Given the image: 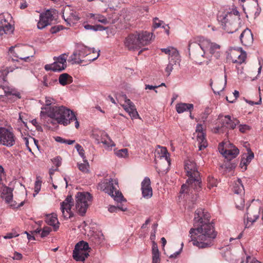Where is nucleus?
<instances>
[{"mask_svg": "<svg viewBox=\"0 0 263 263\" xmlns=\"http://www.w3.org/2000/svg\"><path fill=\"white\" fill-rule=\"evenodd\" d=\"M210 220V214L202 209H197L195 212L194 228L190 229L189 233L193 245L199 248L210 247L217 236Z\"/></svg>", "mask_w": 263, "mask_h": 263, "instance_id": "f257e3e1", "label": "nucleus"}, {"mask_svg": "<svg viewBox=\"0 0 263 263\" xmlns=\"http://www.w3.org/2000/svg\"><path fill=\"white\" fill-rule=\"evenodd\" d=\"M220 45L212 43L202 36H197L191 40L188 45L190 54H192L196 59L202 57L208 59V61L206 62L207 64L212 55L216 59L220 57Z\"/></svg>", "mask_w": 263, "mask_h": 263, "instance_id": "f03ea898", "label": "nucleus"}, {"mask_svg": "<svg viewBox=\"0 0 263 263\" xmlns=\"http://www.w3.org/2000/svg\"><path fill=\"white\" fill-rule=\"evenodd\" d=\"M40 118L45 125L57 123L67 126L75 118L74 113L70 109L63 106L42 107Z\"/></svg>", "mask_w": 263, "mask_h": 263, "instance_id": "7ed1b4c3", "label": "nucleus"}, {"mask_svg": "<svg viewBox=\"0 0 263 263\" xmlns=\"http://www.w3.org/2000/svg\"><path fill=\"white\" fill-rule=\"evenodd\" d=\"M184 168L189 179L186 181L187 185L185 184L182 185L180 191L181 194L187 193L188 190H198L200 187L199 173L195 163L191 160H186Z\"/></svg>", "mask_w": 263, "mask_h": 263, "instance_id": "20e7f679", "label": "nucleus"}, {"mask_svg": "<svg viewBox=\"0 0 263 263\" xmlns=\"http://www.w3.org/2000/svg\"><path fill=\"white\" fill-rule=\"evenodd\" d=\"M118 180L115 179H104L99 184L98 187L107 193L112 197L114 200L117 202L125 201L126 200L122 193L117 190L116 186H118Z\"/></svg>", "mask_w": 263, "mask_h": 263, "instance_id": "39448f33", "label": "nucleus"}, {"mask_svg": "<svg viewBox=\"0 0 263 263\" xmlns=\"http://www.w3.org/2000/svg\"><path fill=\"white\" fill-rule=\"evenodd\" d=\"M9 54L16 59H12L14 61H18V59L25 62H30L34 57L35 51L31 46H11L9 49Z\"/></svg>", "mask_w": 263, "mask_h": 263, "instance_id": "423d86ee", "label": "nucleus"}, {"mask_svg": "<svg viewBox=\"0 0 263 263\" xmlns=\"http://www.w3.org/2000/svg\"><path fill=\"white\" fill-rule=\"evenodd\" d=\"M92 196L88 192H78L76 195V208L78 213L81 216L85 214L91 204Z\"/></svg>", "mask_w": 263, "mask_h": 263, "instance_id": "0eeeda50", "label": "nucleus"}, {"mask_svg": "<svg viewBox=\"0 0 263 263\" xmlns=\"http://www.w3.org/2000/svg\"><path fill=\"white\" fill-rule=\"evenodd\" d=\"M217 20L222 28L228 33H233L238 30L237 23L232 21V14H220Z\"/></svg>", "mask_w": 263, "mask_h": 263, "instance_id": "6e6552de", "label": "nucleus"}, {"mask_svg": "<svg viewBox=\"0 0 263 263\" xmlns=\"http://www.w3.org/2000/svg\"><path fill=\"white\" fill-rule=\"evenodd\" d=\"M88 243L84 241H81L75 246L73 251V257L78 261H84L89 256V249Z\"/></svg>", "mask_w": 263, "mask_h": 263, "instance_id": "1a4fd4ad", "label": "nucleus"}, {"mask_svg": "<svg viewBox=\"0 0 263 263\" xmlns=\"http://www.w3.org/2000/svg\"><path fill=\"white\" fill-rule=\"evenodd\" d=\"M58 17V12L54 9L46 10L40 15V20L37 23V27L39 29H43L46 26L50 25L51 22Z\"/></svg>", "mask_w": 263, "mask_h": 263, "instance_id": "9d476101", "label": "nucleus"}, {"mask_svg": "<svg viewBox=\"0 0 263 263\" xmlns=\"http://www.w3.org/2000/svg\"><path fill=\"white\" fill-rule=\"evenodd\" d=\"M4 175V169L2 166L0 165V186L2 185L1 197L10 206L15 208L16 203L13 200L12 190L2 183V179Z\"/></svg>", "mask_w": 263, "mask_h": 263, "instance_id": "9b49d317", "label": "nucleus"}, {"mask_svg": "<svg viewBox=\"0 0 263 263\" xmlns=\"http://www.w3.org/2000/svg\"><path fill=\"white\" fill-rule=\"evenodd\" d=\"M218 119L220 120L221 125L220 127L216 128V133H223L226 129H234L239 123L238 120L235 118L232 119L229 115H219Z\"/></svg>", "mask_w": 263, "mask_h": 263, "instance_id": "f8f14e48", "label": "nucleus"}, {"mask_svg": "<svg viewBox=\"0 0 263 263\" xmlns=\"http://www.w3.org/2000/svg\"><path fill=\"white\" fill-rule=\"evenodd\" d=\"M68 54L63 53L58 57H54V62L51 64H47L45 66L46 70L53 71H61L66 67V60Z\"/></svg>", "mask_w": 263, "mask_h": 263, "instance_id": "ddd939ff", "label": "nucleus"}, {"mask_svg": "<svg viewBox=\"0 0 263 263\" xmlns=\"http://www.w3.org/2000/svg\"><path fill=\"white\" fill-rule=\"evenodd\" d=\"M0 96H6L10 102H13L21 98L17 90L7 85H0Z\"/></svg>", "mask_w": 263, "mask_h": 263, "instance_id": "4468645a", "label": "nucleus"}, {"mask_svg": "<svg viewBox=\"0 0 263 263\" xmlns=\"http://www.w3.org/2000/svg\"><path fill=\"white\" fill-rule=\"evenodd\" d=\"M256 202L258 203V204L256 207L254 208L253 206H252L250 208L247 209V212L245 216L247 219L246 224V227H249L256 221L259 217L260 211L263 212V209L260 206L261 202L259 200H256Z\"/></svg>", "mask_w": 263, "mask_h": 263, "instance_id": "2eb2a0df", "label": "nucleus"}, {"mask_svg": "<svg viewBox=\"0 0 263 263\" xmlns=\"http://www.w3.org/2000/svg\"><path fill=\"white\" fill-rule=\"evenodd\" d=\"M15 137L12 132L6 128L0 127V144L11 147L14 145Z\"/></svg>", "mask_w": 263, "mask_h": 263, "instance_id": "dca6fc26", "label": "nucleus"}, {"mask_svg": "<svg viewBox=\"0 0 263 263\" xmlns=\"http://www.w3.org/2000/svg\"><path fill=\"white\" fill-rule=\"evenodd\" d=\"M11 18V17L9 14H0V36L13 33L14 28L9 22Z\"/></svg>", "mask_w": 263, "mask_h": 263, "instance_id": "f3484780", "label": "nucleus"}, {"mask_svg": "<svg viewBox=\"0 0 263 263\" xmlns=\"http://www.w3.org/2000/svg\"><path fill=\"white\" fill-rule=\"evenodd\" d=\"M72 205V198L71 196H68L64 201L61 203L60 209L64 218L67 219L73 216L71 212Z\"/></svg>", "mask_w": 263, "mask_h": 263, "instance_id": "a211bd4d", "label": "nucleus"}, {"mask_svg": "<svg viewBox=\"0 0 263 263\" xmlns=\"http://www.w3.org/2000/svg\"><path fill=\"white\" fill-rule=\"evenodd\" d=\"M93 136L97 144L102 143L105 147L107 148L115 146L114 142L105 132H99L98 134H94Z\"/></svg>", "mask_w": 263, "mask_h": 263, "instance_id": "6ab92c4d", "label": "nucleus"}, {"mask_svg": "<svg viewBox=\"0 0 263 263\" xmlns=\"http://www.w3.org/2000/svg\"><path fill=\"white\" fill-rule=\"evenodd\" d=\"M123 98L124 103L121 105L122 106L132 119H137L139 117V115L135 105L129 99L127 98L126 95L123 96Z\"/></svg>", "mask_w": 263, "mask_h": 263, "instance_id": "aec40b11", "label": "nucleus"}, {"mask_svg": "<svg viewBox=\"0 0 263 263\" xmlns=\"http://www.w3.org/2000/svg\"><path fill=\"white\" fill-rule=\"evenodd\" d=\"M230 147L228 149H224L222 145L219 146V152L226 158L231 160L235 158L239 154V149L232 144H229Z\"/></svg>", "mask_w": 263, "mask_h": 263, "instance_id": "412c9836", "label": "nucleus"}, {"mask_svg": "<svg viewBox=\"0 0 263 263\" xmlns=\"http://www.w3.org/2000/svg\"><path fill=\"white\" fill-rule=\"evenodd\" d=\"M137 33L129 35L125 40V46L129 50H135L140 48Z\"/></svg>", "mask_w": 263, "mask_h": 263, "instance_id": "4be33fe9", "label": "nucleus"}, {"mask_svg": "<svg viewBox=\"0 0 263 263\" xmlns=\"http://www.w3.org/2000/svg\"><path fill=\"white\" fill-rule=\"evenodd\" d=\"M142 196L146 199L150 198L153 195L152 188L151 186L150 179L146 177L141 183Z\"/></svg>", "mask_w": 263, "mask_h": 263, "instance_id": "5701e85b", "label": "nucleus"}, {"mask_svg": "<svg viewBox=\"0 0 263 263\" xmlns=\"http://www.w3.org/2000/svg\"><path fill=\"white\" fill-rule=\"evenodd\" d=\"M241 44L245 46H250L253 42V34L251 30L245 29L239 36Z\"/></svg>", "mask_w": 263, "mask_h": 263, "instance_id": "b1692460", "label": "nucleus"}, {"mask_svg": "<svg viewBox=\"0 0 263 263\" xmlns=\"http://www.w3.org/2000/svg\"><path fill=\"white\" fill-rule=\"evenodd\" d=\"M140 47L147 45L151 43L153 34L147 31L136 32Z\"/></svg>", "mask_w": 263, "mask_h": 263, "instance_id": "393cba45", "label": "nucleus"}, {"mask_svg": "<svg viewBox=\"0 0 263 263\" xmlns=\"http://www.w3.org/2000/svg\"><path fill=\"white\" fill-rule=\"evenodd\" d=\"M45 221L48 225L52 226L55 231L59 229V222L56 214L52 213L46 215Z\"/></svg>", "mask_w": 263, "mask_h": 263, "instance_id": "a878e982", "label": "nucleus"}, {"mask_svg": "<svg viewBox=\"0 0 263 263\" xmlns=\"http://www.w3.org/2000/svg\"><path fill=\"white\" fill-rule=\"evenodd\" d=\"M180 61V56L176 57V58H168V63L165 68V72L167 73V76H169L173 69V66L179 63Z\"/></svg>", "mask_w": 263, "mask_h": 263, "instance_id": "bb28decb", "label": "nucleus"}, {"mask_svg": "<svg viewBox=\"0 0 263 263\" xmlns=\"http://www.w3.org/2000/svg\"><path fill=\"white\" fill-rule=\"evenodd\" d=\"M77 49L82 59L88 55L91 52L93 53L96 52L94 48H89L84 45H78Z\"/></svg>", "mask_w": 263, "mask_h": 263, "instance_id": "cd10ccee", "label": "nucleus"}, {"mask_svg": "<svg viewBox=\"0 0 263 263\" xmlns=\"http://www.w3.org/2000/svg\"><path fill=\"white\" fill-rule=\"evenodd\" d=\"M152 263H160V254L157 245L154 242L152 250Z\"/></svg>", "mask_w": 263, "mask_h": 263, "instance_id": "c85d7f7f", "label": "nucleus"}, {"mask_svg": "<svg viewBox=\"0 0 263 263\" xmlns=\"http://www.w3.org/2000/svg\"><path fill=\"white\" fill-rule=\"evenodd\" d=\"M193 107V105L190 103H181L176 105V109L178 114H181L188 110L191 111Z\"/></svg>", "mask_w": 263, "mask_h": 263, "instance_id": "c756f323", "label": "nucleus"}, {"mask_svg": "<svg viewBox=\"0 0 263 263\" xmlns=\"http://www.w3.org/2000/svg\"><path fill=\"white\" fill-rule=\"evenodd\" d=\"M161 50L162 52L168 54V58H176V57L180 56L177 49L172 46H169L166 48H161Z\"/></svg>", "mask_w": 263, "mask_h": 263, "instance_id": "7c9ffc66", "label": "nucleus"}, {"mask_svg": "<svg viewBox=\"0 0 263 263\" xmlns=\"http://www.w3.org/2000/svg\"><path fill=\"white\" fill-rule=\"evenodd\" d=\"M157 153L159 155L160 158H164L167 162L168 166H170L171 164L170 154L166 148L164 147H159V149L157 150Z\"/></svg>", "mask_w": 263, "mask_h": 263, "instance_id": "2f4dec72", "label": "nucleus"}, {"mask_svg": "<svg viewBox=\"0 0 263 263\" xmlns=\"http://www.w3.org/2000/svg\"><path fill=\"white\" fill-rule=\"evenodd\" d=\"M196 137L198 142L199 149L201 150L202 148H205L207 146V142L204 133L203 132L198 133Z\"/></svg>", "mask_w": 263, "mask_h": 263, "instance_id": "473e14b6", "label": "nucleus"}, {"mask_svg": "<svg viewBox=\"0 0 263 263\" xmlns=\"http://www.w3.org/2000/svg\"><path fill=\"white\" fill-rule=\"evenodd\" d=\"M246 58V53L241 50L239 54L237 53H233L232 54L233 62L234 63L241 64L245 61Z\"/></svg>", "mask_w": 263, "mask_h": 263, "instance_id": "72a5a7b5", "label": "nucleus"}, {"mask_svg": "<svg viewBox=\"0 0 263 263\" xmlns=\"http://www.w3.org/2000/svg\"><path fill=\"white\" fill-rule=\"evenodd\" d=\"M68 61L70 62L71 64H81L84 61V60L82 59L81 57L79 54L78 50L76 49V51L73 52L72 54H71L69 57Z\"/></svg>", "mask_w": 263, "mask_h": 263, "instance_id": "f704fd0d", "label": "nucleus"}, {"mask_svg": "<svg viewBox=\"0 0 263 263\" xmlns=\"http://www.w3.org/2000/svg\"><path fill=\"white\" fill-rule=\"evenodd\" d=\"M65 12V10H64L62 17L68 24L70 25L71 23H73V21H77L79 20V17L76 15V12H71L69 15L66 17Z\"/></svg>", "mask_w": 263, "mask_h": 263, "instance_id": "c9c22d12", "label": "nucleus"}, {"mask_svg": "<svg viewBox=\"0 0 263 263\" xmlns=\"http://www.w3.org/2000/svg\"><path fill=\"white\" fill-rule=\"evenodd\" d=\"M72 81V77L66 73L60 74L59 78V83L63 86L70 84Z\"/></svg>", "mask_w": 263, "mask_h": 263, "instance_id": "e433bc0d", "label": "nucleus"}, {"mask_svg": "<svg viewBox=\"0 0 263 263\" xmlns=\"http://www.w3.org/2000/svg\"><path fill=\"white\" fill-rule=\"evenodd\" d=\"M233 191L235 194H238L244 192V187L242 181L240 179H238L234 183Z\"/></svg>", "mask_w": 263, "mask_h": 263, "instance_id": "4c0bfd02", "label": "nucleus"}, {"mask_svg": "<svg viewBox=\"0 0 263 263\" xmlns=\"http://www.w3.org/2000/svg\"><path fill=\"white\" fill-rule=\"evenodd\" d=\"M89 16L90 18H93L95 21L100 22L103 24L105 25L108 23L107 19L101 14L90 13Z\"/></svg>", "mask_w": 263, "mask_h": 263, "instance_id": "58836bf2", "label": "nucleus"}, {"mask_svg": "<svg viewBox=\"0 0 263 263\" xmlns=\"http://www.w3.org/2000/svg\"><path fill=\"white\" fill-rule=\"evenodd\" d=\"M108 210L110 213L117 212L118 211H126L127 208L123 205H118L117 206L110 205L108 207Z\"/></svg>", "mask_w": 263, "mask_h": 263, "instance_id": "ea45409f", "label": "nucleus"}, {"mask_svg": "<svg viewBox=\"0 0 263 263\" xmlns=\"http://www.w3.org/2000/svg\"><path fill=\"white\" fill-rule=\"evenodd\" d=\"M254 158V154L250 152V153H248V156L247 158L245 159H242L240 162V165H242V163H243V165L245 166L244 170H247V166L248 163H249Z\"/></svg>", "mask_w": 263, "mask_h": 263, "instance_id": "a19ab883", "label": "nucleus"}, {"mask_svg": "<svg viewBox=\"0 0 263 263\" xmlns=\"http://www.w3.org/2000/svg\"><path fill=\"white\" fill-rule=\"evenodd\" d=\"M84 163H78V167L79 169L83 173H86L89 172V163L86 160V161H83Z\"/></svg>", "mask_w": 263, "mask_h": 263, "instance_id": "79ce46f5", "label": "nucleus"}, {"mask_svg": "<svg viewBox=\"0 0 263 263\" xmlns=\"http://www.w3.org/2000/svg\"><path fill=\"white\" fill-rule=\"evenodd\" d=\"M218 181L213 177L209 176L208 178V186L209 189L217 186Z\"/></svg>", "mask_w": 263, "mask_h": 263, "instance_id": "37998d69", "label": "nucleus"}, {"mask_svg": "<svg viewBox=\"0 0 263 263\" xmlns=\"http://www.w3.org/2000/svg\"><path fill=\"white\" fill-rule=\"evenodd\" d=\"M56 79H51L50 80H48V78L47 76H44L43 77V85L46 87H49L50 86H52L54 84L57 82Z\"/></svg>", "mask_w": 263, "mask_h": 263, "instance_id": "c03bdc74", "label": "nucleus"}, {"mask_svg": "<svg viewBox=\"0 0 263 263\" xmlns=\"http://www.w3.org/2000/svg\"><path fill=\"white\" fill-rule=\"evenodd\" d=\"M42 185V181L40 179L39 177H36V180L34 184V192L35 193L33 194V196H35L36 194L39 193V192L41 190Z\"/></svg>", "mask_w": 263, "mask_h": 263, "instance_id": "a18cd8bd", "label": "nucleus"}, {"mask_svg": "<svg viewBox=\"0 0 263 263\" xmlns=\"http://www.w3.org/2000/svg\"><path fill=\"white\" fill-rule=\"evenodd\" d=\"M116 155L119 158H125L128 157V149L127 148H123L117 151Z\"/></svg>", "mask_w": 263, "mask_h": 263, "instance_id": "49530a36", "label": "nucleus"}, {"mask_svg": "<svg viewBox=\"0 0 263 263\" xmlns=\"http://www.w3.org/2000/svg\"><path fill=\"white\" fill-rule=\"evenodd\" d=\"M75 148H76L79 155L82 158L83 161H86V158L85 156L84 150L82 146L79 144H77L75 146Z\"/></svg>", "mask_w": 263, "mask_h": 263, "instance_id": "de8ad7c7", "label": "nucleus"}, {"mask_svg": "<svg viewBox=\"0 0 263 263\" xmlns=\"http://www.w3.org/2000/svg\"><path fill=\"white\" fill-rule=\"evenodd\" d=\"M8 74V71L5 67L0 68V81H6V77Z\"/></svg>", "mask_w": 263, "mask_h": 263, "instance_id": "09e8293b", "label": "nucleus"}, {"mask_svg": "<svg viewBox=\"0 0 263 263\" xmlns=\"http://www.w3.org/2000/svg\"><path fill=\"white\" fill-rule=\"evenodd\" d=\"M236 208L238 209H242L245 205V200L241 197H238L235 199Z\"/></svg>", "mask_w": 263, "mask_h": 263, "instance_id": "8fccbe9b", "label": "nucleus"}, {"mask_svg": "<svg viewBox=\"0 0 263 263\" xmlns=\"http://www.w3.org/2000/svg\"><path fill=\"white\" fill-rule=\"evenodd\" d=\"M211 109L209 108H206L204 110V112L200 115V119L202 121L204 122L206 120L209 115L211 114Z\"/></svg>", "mask_w": 263, "mask_h": 263, "instance_id": "3c124183", "label": "nucleus"}, {"mask_svg": "<svg viewBox=\"0 0 263 263\" xmlns=\"http://www.w3.org/2000/svg\"><path fill=\"white\" fill-rule=\"evenodd\" d=\"M51 229L50 228L48 227H44L43 230H41V232L40 233L41 237L42 238L48 236L50 232H51Z\"/></svg>", "mask_w": 263, "mask_h": 263, "instance_id": "603ef678", "label": "nucleus"}, {"mask_svg": "<svg viewBox=\"0 0 263 263\" xmlns=\"http://www.w3.org/2000/svg\"><path fill=\"white\" fill-rule=\"evenodd\" d=\"M55 100L50 97H46L45 98V105L46 106L45 107H50L49 106L52 104H55Z\"/></svg>", "mask_w": 263, "mask_h": 263, "instance_id": "864d4df0", "label": "nucleus"}, {"mask_svg": "<svg viewBox=\"0 0 263 263\" xmlns=\"http://www.w3.org/2000/svg\"><path fill=\"white\" fill-rule=\"evenodd\" d=\"M241 263H261L255 258L248 256L247 257L245 261H242Z\"/></svg>", "mask_w": 263, "mask_h": 263, "instance_id": "5fc2aeb1", "label": "nucleus"}, {"mask_svg": "<svg viewBox=\"0 0 263 263\" xmlns=\"http://www.w3.org/2000/svg\"><path fill=\"white\" fill-rule=\"evenodd\" d=\"M226 85H227V76L225 75L224 76V82L223 86H222V87H219L218 88H216L217 91L214 89H213V90L214 92L215 93H217L218 94H219L220 92L222 91L224 89V88H225V87L226 86Z\"/></svg>", "mask_w": 263, "mask_h": 263, "instance_id": "6e6d98bb", "label": "nucleus"}, {"mask_svg": "<svg viewBox=\"0 0 263 263\" xmlns=\"http://www.w3.org/2000/svg\"><path fill=\"white\" fill-rule=\"evenodd\" d=\"M251 129V127L247 124H240L239 126V130L240 132L243 133L247 130H249Z\"/></svg>", "mask_w": 263, "mask_h": 263, "instance_id": "4d7b16f0", "label": "nucleus"}, {"mask_svg": "<svg viewBox=\"0 0 263 263\" xmlns=\"http://www.w3.org/2000/svg\"><path fill=\"white\" fill-rule=\"evenodd\" d=\"M163 23L162 21H160L157 17H155L153 19V27L157 28L161 27V24Z\"/></svg>", "mask_w": 263, "mask_h": 263, "instance_id": "13d9d810", "label": "nucleus"}, {"mask_svg": "<svg viewBox=\"0 0 263 263\" xmlns=\"http://www.w3.org/2000/svg\"><path fill=\"white\" fill-rule=\"evenodd\" d=\"M61 161L62 158L60 156H57L53 159V162L55 164L57 168L61 165Z\"/></svg>", "mask_w": 263, "mask_h": 263, "instance_id": "bf43d9fd", "label": "nucleus"}, {"mask_svg": "<svg viewBox=\"0 0 263 263\" xmlns=\"http://www.w3.org/2000/svg\"><path fill=\"white\" fill-rule=\"evenodd\" d=\"M233 95L235 97V99L234 100H229L228 99V97H226V100L227 101H228L229 103H234L236 100L239 97V91H237V90H234V92H233Z\"/></svg>", "mask_w": 263, "mask_h": 263, "instance_id": "052dcab7", "label": "nucleus"}, {"mask_svg": "<svg viewBox=\"0 0 263 263\" xmlns=\"http://www.w3.org/2000/svg\"><path fill=\"white\" fill-rule=\"evenodd\" d=\"M62 29V26L60 25L54 26L51 28L50 32L52 33H56L60 30Z\"/></svg>", "mask_w": 263, "mask_h": 263, "instance_id": "680f3d73", "label": "nucleus"}, {"mask_svg": "<svg viewBox=\"0 0 263 263\" xmlns=\"http://www.w3.org/2000/svg\"><path fill=\"white\" fill-rule=\"evenodd\" d=\"M23 257V256L22 255V254L17 252H15L14 253V256H13L12 258L13 259H16V260H21Z\"/></svg>", "mask_w": 263, "mask_h": 263, "instance_id": "e2e57ef3", "label": "nucleus"}, {"mask_svg": "<svg viewBox=\"0 0 263 263\" xmlns=\"http://www.w3.org/2000/svg\"><path fill=\"white\" fill-rule=\"evenodd\" d=\"M107 28L104 27L100 25H95L94 31H103L106 29Z\"/></svg>", "mask_w": 263, "mask_h": 263, "instance_id": "0e129e2a", "label": "nucleus"}, {"mask_svg": "<svg viewBox=\"0 0 263 263\" xmlns=\"http://www.w3.org/2000/svg\"><path fill=\"white\" fill-rule=\"evenodd\" d=\"M14 237H16V235L15 234H13L11 232L7 233L6 235L3 236V238L6 239H11Z\"/></svg>", "mask_w": 263, "mask_h": 263, "instance_id": "69168bd1", "label": "nucleus"}, {"mask_svg": "<svg viewBox=\"0 0 263 263\" xmlns=\"http://www.w3.org/2000/svg\"><path fill=\"white\" fill-rule=\"evenodd\" d=\"M54 139H55V140L58 142H59L61 143H65V139H64V138H63L61 137H59V136L55 137Z\"/></svg>", "mask_w": 263, "mask_h": 263, "instance_id": "338daca9", "label": "nucleus"}, {"mask_svg": "<svg viewBox=\"0 0 263 263\" xmlns=\"http://www.w3.org/2000/svg\"><path fill=\"white\" fill-rule=\"evenodd\" d=\"M200 132H203V128L201 125L198 124L196 128V133L198 134V133Z\"/></svg>", "mask_w": 263, "mask_h": 263, "instance_id": "774afa93", "label": "nucleus"}]
</instances>
